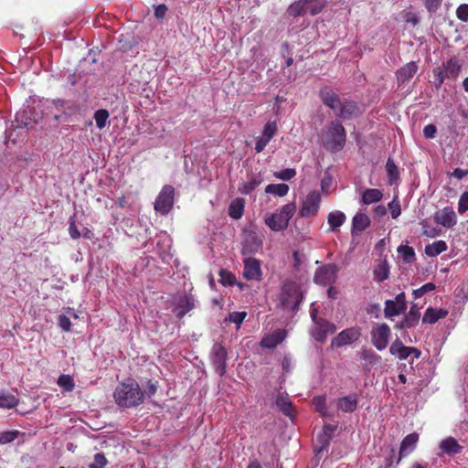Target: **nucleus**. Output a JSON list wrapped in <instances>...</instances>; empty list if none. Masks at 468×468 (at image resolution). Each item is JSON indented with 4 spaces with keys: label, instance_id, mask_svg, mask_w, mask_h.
Returning a JSON list of instances; mask_svg holds the SVG:
<instances>
[{
    "label": "nucleus",
    "instance_id": "f257e3e1",
    "mask_svg": "<svg viewBox=\"0 0 468 468\" xmlns=\"http://www.w3.org/2000/svg\"><path fill=\"white\" fill-rule=\"evenodd\" d=\"M319 96L323 103L342 120H350L360 114L359 107L356 101L340 97L327 87L320 90Z\"/></svg>",
    "mask_w": 468,
    "mask_h": 468
},
{
    "label": "nucleus",
    "instance_id": "f03ea898",
    "mask_svg": "<svg viewBox=\"0 0 468 468\" xmlns=\"http://www.w3.org/2000/svg\"><path fill=\"white\" fill-rule=\"evenodd\" d=\"M115 403L121 408H133L144 401V393L133 378L121 382L113 392Z\"/></svg>",
    "mask_w": 468,
    "mask_h": 468
},
{
    "label": "nucleus",
    "instance_id": "7ed1b4c3",
    "mask_svg": "<svg viewBox=\"0 0 468 468\" xmlns=\"http://www.w3.org/2000/svg\"><path fill=\"white\" fill-rule=\"evenodd\" d=\"M321 144L327 150L336 153L341 151L346 141V133L339 120H334L319 133Z\"/></svg>",
    "mask_w": 468,
    "mask_h": 468
},
{
    "label": "nucleus",
    "instance_id": "20e7f679",
    "mask_svg": "<svg viewBox=\"0 0 468 468\" xmlns=\"http://www.w3.org/2000/svg\"><path fill=\"white\" fill-rule=\"evenodd\" d=\"M296 211V203L291 202L282 206L279 211L267 214L264 218L265 224L272 231H282L287 229L290 219Z\"/></svg>",
    "mask_w": 468,
    "mask_h": 468
},
{
    "label": "nucleus",
    "instance_id": "39448f33",
    "mask_svg": "<svg viewBox=\"0 0 468 468\" xmlns=\"http://www.w3.org/2000/svg\"><path fill=\"white\" fill-rule=\"evenodd\" d=\"M303 299L298 284L292 282H285L282 288L280 304L284 310L295 312Z\"/></svg>",
    "mask_w": 468,
    "mask_h": 468
},
{
    "label": "nucleus",
    "instance_id": "423d86ee",
    "mask_svg": "<svg viewBox=\"0 0 468 468\" xmlns=\"http://www.w3.org/2000/svg\"><path fill=\"white\" fill-rule=\"evenodd\" d=\"M175 188L172 186H164L154 201V210L156 213L165 216L167 215L174 206Z\"/></svg>",
    "mask_w": 468,
    "mask_h": 468
},
{
    "label": "nucleus",
    "instance_id": "0eeeda50",
    "mask_svg": "<svg viewBox=\"0 0 468 468\" xmlns=\"http://www.w3.org/2000/svg\"><path fill=\"white\" fill-rule=\"evenodd\" d=\"M321 205V194L310 192L303 200L299 214L302 218H312L317 214Z\"/></svg>",
    "mask_w": 468,
    "mask_h": 468
},
{
    "label": "nucleus",
    "instance_id": "6e6552de",
    "mask_svg": "<svg viewBox=\"0 0 468 468\" xmlns=\"http://www.w3.org/2000/svg\"><path fill=\"white\" fill-rule=\"evenodd\" d=\"M390 333L389 326L384 323L373 327L371 331V341L378 351H382L388 346Z\"/></svg>",
    "mask_w": 468,
    "mask_h": 468
},
{
    "label": "nucleus",
    "instance_id": "1a4fd4ad",
    "mask_svg": "<svg viewBox=\"0 0 468 468\" xmlns=\"http://www.w3.org/2000/svg\"><path fill=\"white\" fill-rule=\"evenodd\" d=\"M337 272L338 267L335 264L322 266L316 270L314 276V282L323 286H331L336 280Z\"/></svg>",
    "mask_w": 468,
    "mask_h": 468
},
{
    "label": "nucleus",
    "instance_id": "9d476101",
    "mask_svg": "<svg viewBox=\"0 0 468 468\" xmlns=\"http://www.w3.org/2000/svg\"><path fill=\"white\" fill-rule=\"evenodd\" d=\"M210 360L216 373L223 376L226 373L227 351L220 344L216 343L212 346Z\"/></svg>",
    "mask_w": 468,
    "mask_h": 468
},
{
    "label": "nucleus",
    "instance_id": "9b49d317",
    "mask_svg": "<svg viewBox=\"0 0 468 468\" xmlns=\"http://www.w3.org/2000/svg\"><path fill=\"white\" fill-rule=\"evenodd\" d=\"M389 353L399 360H406L409 356L414 358L420 356V351L413 346H406L399 339H396L389 347Z\"/></svg>",
    "mask_w": 468,
    "mask_h": 468
},
{
    "label": "nucleus",
    "instance_id": "f8f14e48",
    "mask_svg": "<svg viewBox=\"0 0 468 468\" xmlns=\"http://www.w3.org/2000/svg\"><path fill=\"white\" fill-rule=\"evenodd\" d=\"M361 335L359 328L350 327L340 332L333 340L332 346L341 347L356 341Z\"/></svg>",
    "mask_w": 468,
    "mask_h": 468
},
{
    "label": "nucleus",
    "instance_id": "ddd939ff",
    "mask_svg": "<svg viewBox=\"0 0 468 468\" xmlns=\"http://www.w3.org/2000/svg\"><path fill=\"white\" fill-rule=\"evenodd\" d=\"M336 326L328 321L321 320L311 328V335L317 342H324L329 335L335 332Z\"/></svg>",
    "mask_w": 468,
    "mask_h": 468
},
{
    "label": "nucleus",
    "instance_id": "4468645a",
    "mask_svg": "<svg viewBox=\"0 0 468 468\" xmlns=\"http://www.w3.org/2000/svg\"><path fill=\"white\" fill-rule=\"evenodd\" d=\"M436 223L444 228L451 229L457 222V216L452 207H445L434 214Z\"/></svg>",
    "mask_w": 468,
    "mask_h": 468
},
{
    "label": "nucleus",
    "instance_id": "2eb2a0df",
    "mask_svg": "<svg viewBox=\"0 0 468 468\" xmlns=\"http://www.w3.org/2000/svg\"><path fill=\"white\" fill-rule=\"evenodd\" d=\"M243 276L249 281H259L261 278V262L255 258L244 260Z\"/></svg>",
    "mask_w": 468,
    "mask_h": 468
},
{
    "label": "nucleus",
    "instance_id": "dca6fc26",
    "mask_svg": "<svg viewBox=\"0 0 468 468\" xmlns=\"http://www.w3.org/2000/svg\"><path fill=\"white\" fill-rule=\"evenodd\" d=\"M286 331L284 329H277L264 335L261 341L263 348L272 349L281 344L286 338Z\"/></svg>",
    "mask_w": 468,
    "mask_h": 468
},
{
    "label": "nucleus",
    "instance_id": "f3484780",
    "mask_svg": "<svg viewBox=\"0 0 468 468\" xmlns=\"http://www.w3.org/2000/svg\"><path fill=\"white\" fill-rule=\"evenodd\" d=\"M358 355L359 359L362 362L363 368L367 371L371 370L381 361L380 356L371 349H362Z\"/></svg>",
    "mask_w": 468,
    "mask_h": 468
},
{
    "label": "nucleus",
    "instance_id": "a211bd4d",
    "mask_svg": "<svg viewBox=\"0 0 468 468\" xmlns=\"http://www.w3.org/2000/svg\"><path fill=\"white\" fill-rule=\"evenodd\" d=\"M336 407L338 410L345 413L354 412L358 404V397L356 394H349L347 396L339 398L335 401Z\"/></svg>",
    "mask_w": 468,
    "mask_h": 468
},
{
    "label": "nucleus",
    "instance_id": "6ab92c4d",
    "mask_svg": "<svg viewBox=\"0 0 468 468\" xmlns=\"http://www.w3.org/2000/svg\"><path fill=\"white\" fill-rule=\"evenodd\" d=\"M263 181V177L261 174H253L245 182H242L239 186V192L243 195H249L255 190Z\"/></svg>",
    "mask_w": 468,
    "mask_h": 468
},
{
    "label": "nucleus",
    "instance_id": "aec40b11",
    "mask_svg": "<svg viewBox=\"0 0 468 468\" xmlns=\"http://www.w3.org/2000/svg\"><path fill=\"white\" fill-rule=\"evenodd\" d=\"M383 192L378 188H367L362 192L359 203L363 206L376 204L383 198Z\"/></svg>",
    "mask_w": 468,
    "mask_h": 468
},
{
    "label": "nucleus",
    "instance_id": "412c9836",
    "mask_svg": "<svg viewBox=\"0 0 468 468\" xmlns=\"http://www.w3.org/2000/svg\"><path fill=\"white\" fill-rule=\"evenodd\" d=\"M419 440V435L416 432L410 433L407 435L400 443L399 448V461H400L401 458L407 456L409 453H410L417 445Z\"/></svg>",
    "mask_w": 468,
    "mask_h": 468
},
{
    "label": "nucleus",
    "instance_id": "4be33fe9",
    "mask_svg": "<svg viewBox=\"0 0 468 468\" xmlns=\"http://www.w3.org/2000/svg\"><path fill=\"white\" fill-rule=\"evenodd\" d=\"M418 65L414 61H410L401 67L396 73L399 83L403 84L409 81L417 72Z\"/></svg>",
    "mask_w": 468,
    "mask_h": 468
},
{
    "label": "nucleus",
    "instance_id": "5701e85b",
    "mask_svg": "<svg viewBox=\"0 0 468 468\" xmlns=\"http://www.w3.org/2000/svg\"><path fill=\"white\" fill-rule=\"evenodd\" d=\"M447 315L448 311L446 309L429 307L424 313L422 323L433 324L440 319L445 318Z\"/></svg>",
    "mask_w": 468,
    "mask_h": 468
},
{
    "label": "nucleus",
    "instance_id": "b1692460",
    "mask_svg": "<svg viewBox=\"0 0 468 468\" xmlns=\"http://www.w3.org/2000/svg\"><path fill=\"white\" fill-rule=\"evenodd\" d=\"M346 216L340 210H334L327 215V222L329 224L328 231L337 232L340 227L346 222Z\"/></svg>",
    "mask_w": 468,
    "mask_h": 468
},
{
    "label": "nucleus",
    "instance_id": "393cba45",
    "mask_svg": "<svg viewBox=\"0 0 468 468\" xmlns=\"http://www.w3.org/2000/svg\"><path fill=\"white\" fill-rule=\"evenodd\" d=\"M420 317V308L413 304L409 313L404 316L399 324V328H411L418 324Z\"/></svg>",
    "mask_w": 468,
    "mask_h": 468
},
{
    "label": "nucleus",
    "instance_id": "a878e982",
    "mask_svg": "<svg viewBox=\"0 0 468 468\" xmlns=\"http://www.w3.org/2000/svg\"><path fill=\"white\" fill-rule=\"evenodd\" d=\"M194 307V300L190 296H184L179 298L176 303L174 312L178 318H182L186 314H187Z\"/></svg>",
    "mask_w": 468,
    "mask_h": 468
},
{
    "label": "nucleus",
    "instance_id": "bb28decb",
    "mask_svg": "<svg viewBox=\"0 0 468 468\" xmlns=\"http://www.w3.org/2000/svg\"><path fill=\"white\" fill-rule=\"evenodd\" d=\"M275 404L283 412V414L290 418L292 417L293 406L285 392H278L275 399Z\"/></svg>",
    "mask_w": 468,
    "mask_h": 468
},
{
    "label": "nucleus",
    "instance_id": "cd10ccee",
    "mask_svg": "<svg viewBox=\"0 0 468 468\" xmlns=\"http://www.w3.org/2000/svg\"><path fill=\"white\" fill-rule=\"evenodd\" d=\"M370 225V218L367 215L357 212L352 219V233L361 232Z\"/></svg>",
    "mask_w": 468,
    "mask_h": 468
},
{
    "label": "nucleus",
    "instance_id": "c85d7f7f",
    "mask_svg": "<svg viewBox=\"0 0 468 468\" xmlns=\"http://www.w3.org/2000/svg\"><path fill=\"white\" fill-rule=\"evenodd\" d=\"M245 207V200L241 197H237L231 201L229 207V215L234 219H239L243 216Z\"/></svg>",
    "mask_w": 468,
    "mask_h": 468
},
{
    "label": "nucleus",
    "instance_id": "c756f323",
    "mask_svg": "<svg viewBox=\"0 0 468 468\" xmlns=\"http://www.w3.org/2000/svg\"><path fill=\"white\" fill-rule=\"evenodd\" d=\"M440 449L449 455H454L461 452L462 447L454 438L448 437L441 441Z\"/></svg>",
    "mask_w": 468,
    "mask_h": 468
},
{
    "label": "nucleus",
    "instance_id": "7c9ffc66",
    "mask_svg": "<svg viewBox=\"0 0 468 468\" xmlns=\"http://www.w3.org/2000/svg\"><path fill=\"white\" fill-rule=\"evenodd\" d=\"M386 171L388 174V181L389 186L397 185L399 179V173L394 160L389 157L386 163Z\"/></svg>",
    "mask_w": 468,
    "mask_h": 468
},
{
    "label": "nucleus",
    "instance_id": "2f4dec72",
    "mask_svg": "<svg viewBox=\"0 0 468 468\" xmlns=\"http://www.w3.org/2000/svg\"><path fill=\"white\" fill-rule=\"evenodd\" d=\"M441 69L445 72L446 75H448L450 78H456L460 72L461 65L459 61L452 58L446 62H444Z\"/></svg>",
    "mask_w": 468,
    "mask_h": 468
},
{
    "label": "nucleus",
    "instance_id": "473e14b6",
    "mask_svg": "<svg viewBox=\"0 0 468 468\" xmlns=\"http://www.w3.org/2000/svg\"><path fill=\"white\" fill-rule=\"evenodd\" d=\"M447 250V244L444 240H437L425 247V253L429 257H436Z\"/></svg>",
    "mask_w": 468,
    "mask_h": 468
},
{
    "label": "nucleus",
    "instance_id": "72a5a7b5",
    "mask_svg": "<svg viewBox=\"0 0 468 468\" xmlns=\"http://www.w3.org/2000/svg\"><path fill=\"white\" fill-rule=\"evenodd\" d=\"M404 311L405 309L393 300H387L385 302L384 313L387 318H391L393 316L399 315Z\"/></svg>",
    "mask_w": 468,
    "mask_h": 468
},
{
    "label": "nucleus",
    "instance_id": "f704fd0d",
    "mask_svg": "<svg viewBox=\"0 0 468 468\" xmlns=\"http://www.w3.org/2000/svg\"><path fill=\"white\" fill-rule=\"evenodd\" d=\"M305 2L306 0H298L291 4L286 10L288 16L297 17L305 15Z\"/></svg>",
    "mask_w": 468,
    "mask_h": 468
},
{
    "label": "nucleus",
    "instance_id": "c9c22d12",
    "mask_svg": "<svg viewBox=\"0 0 468 468\" xmlns=\"http://www.w3.org/2000/svg\"><path fill=\"white\" fill-rule=\"evenodd\" d=\"M324 0H306L305 2V14L315 16L319 14L324 7Z\"/></svg>",
    "mask_w": 468,
    "mask_h": 468
},
{
    "label": "nucleus",
    "instance_id": "e433bc0d",
    "mask_svg": "<svg viewBox=\"0 0 468 468\" xmlns=\"http://www.w3.org/2000/svg\"><path fill=\"white\" fill-rule=\"evenodd\" d=\"M397 250L406 263H411L416 260L414 249L408 245H399Z\"/></svg>",
    "mask_w": 468,
    "mask_h": 468
},
{
    "label": "nucleus",
    "instance_id": "4c0bfd02",
    "mask_svg": "<svg viewBox=\"0 0 468 468\" xmlns=\"http://www.w3.org/2000/svg\"><path fill=\"white\" fill-rule=\"evenodd\" d=\"M18 403V399L11 393L1 392L0 393V408L2 409H13Z\"/></svg>",
    "mask_w": 468,
    "mask_h": 468
},
{
    "label": "nucleus",
    "instance_id": "58836bf2",
    "mask_svg": "<svg viewBox=\"0 0 468 468\" xmlns=\"http://www.w3.org/2000/svg\"><path fill=\"white\" fill-rule=\"evenodd\" d=\"M289 192V186L286 184H270L265 187V193L273 194L277 197H284Z\"/></svg>",
    "mask_w": 468,
    "mask_h": 468
},
{
    "label": "nucleus",
    "instance_id": "ea45409f",
    "mask_svg": "<svg viewBox=\"0 0 468 468\" xmlns=\"http://www.w3.org/2000/svg\"><path fill=\"white\" fill-rule=\"evenodd\" d=\"M57 384L61 388L63 392H70L75 388L73 378L69 375H60L58 378Z\"/></svg>",
    "mask_w": 468,
    "mask_h": 468
},
{
    "label": "nucleus",
    "instance_id": "a19ab883",
    "mask_svg": "<svg viewBox=\"0 0 468 468\" xmlns=\"http://www.w3.org/2000/svg\"><path fill=\"white\" fill-rule=\"evenodd\" d=\"M313 405L315 410L324 417H329L330 412L326 407V399L324 396H316L313 399Z\"/></svg>",
    "mask_w": 468,
    "mask_h": 468
},
{
    "label": "nucleus",
    "instance_id": "79ce46f5",
    "mask_svg": "<svg viewBox=\"0 0 468 468\" xmlns=\"http://www.w3.org/2000/svg\"><path fill=\"white\" fill-rule=\"evenodd\" d=\"M109 116L110 114L107 110L101 109L95 112L94 120L96 122V126L100 130L103 129L107 125Z\"/></svg>",
    "mask_w": 468,
    "mask_h": 468
},
{
    "label": "nucleus",
    "instance_id": "37998d69",
    "mask_svg": "<svg viewBox=\"0 0 468 468\" xmlns=\"http://www.w3.org/2000/svg\"><path fill=\"white\" fill-rule=\"evenodd\" d=\"M336 427L331 424H325L323 428V432L319 436V440L323 444V447L328 444L330 439L332 438Z\"/></svg>",
    "mask_w": 468,
    "mask_h": 468
},
{
    "label": "nucleus",
    "instance_id": "c03bdc74",
    "mask_svg": "<svg viewBox=\"0 0 468 468\" xmlns=\"http://www.w3.org/2000/svg\"><path fill=\"white\" fill-rule=\"evenodd\" d=\"M20 432L16 430L5 431L0 432V445H5L14 441L18 438Z\"/></svg>",
    "mask_w": 468,
    "mask_h": 468
},
{
    "label": "nucleus",
    "instance_id": "a18cd8bd",
    "mask_svg": "<svg viewBox=\"0 0 468 468\" xmlns=\"http://www.w3.org/2000/svg\"><path fill=\"white\" fill-rule=\"evenodd\" d=\"M278 130L277 123L275 121L268 122L262 130L261 136L265 137L266 140H271V138L276 134Z\"/></svg>",
    "mask_w": 468,
    "mask_h": 468
},
{
    "label": "nucleus",
    "instance_id": "49530a36",
    "mask_svg": "<svg viewBox=\"0 0 468 468\" xmlns=\"http://www.w3.org/2000/svg\"><path fill=\"white\" fill-rule=\"evenodd\" d=\"M434 81L433 85L436 89H440L443 84L445 79L450 78L445 72L441 69V67L435 68L432 70Z\"/></svg>",
    "mask_w": 468,
    "mask_h": 468
},
{
    "label": "nucleus",
    "instance_id": "de8ad7c7",
    "mask_svg": "<svg viewBox=\"0 0 468 468\" xmlns=\"http://www.w3.org/2000/svg\"><path fill=\"white\" fill-rule=\"evenodd\" d=\"M16 122L17 129H22L24 127H27L31 123V119L27 116V113L26 111H21L16 112Z\"/></svg>",
    "mask_w": 468,
    "mask_h": 468
},
{
    "label": "nucleus",
    "instance_id": "09e8293b",
    "mask_svg": "<svg viewBox=\"0 0 468 468\" xmlns=\"http://www.w3.org/2000/svg\"><path fill=\"white\" fill-rule=\"evenodd\" d=\"M296 175V171L293 168H285L281 171L275 172L274 176L277 179L282 180V181H289L292 178H293Z\"/></svg>",
    "mask_w": 468,
    "mask_h": 468
},
{
    "label": "nucleus",
    "instance_id": "8fccbe9b",
    "mask_svg": "<svg viewBox=\"0 0 468 468\" xmlns=\"http://www.w3.org/2000/svg\"><path fill=\"white\" fill-rule=\"evenodd\" d=\"M388 208L390 212L392 218H397L401 214L400 204L398 201V197H394L392 201L388 204Z\"/></svg>",
    "mask_w": 468,
    "mask_h": 468
},
{
    "label": "nucleus",
    "instance_id": "3c124183",
    "mask_svg": "<svg viewBox=\"0 0 468 468\" xmlns=\"http://www.w3.org/2000/svg\"><path fill=\"white\" fill-rule=\"evenodd\" d=\"M107 464V459L103 453H96L93 461L89 464V468H104Z\"/></svg>",
    "mask_w": 468,
    "mask_h": 468
},
{
    "label": "nucleus",
    "instance_id": "603ef678",
    "mask_svg": "<svg viewBox=\"0 0 468 468\" xmlns=\"http://www.w3.org/2000/svg\"><path fill=\"white\" fill-rule=\"evenodd\" d=\"M247 316V313L242 311V312H233V313H230L229 314V321L237 325V327L239 328L240 326V324H242V322L244 321V319L246 318Z\"/></svg>",
    "mask_w": 468,
    "mask_h": 468
},
{
    "label": "nucleus",
    "instance_id": "864d4df0",
    "mask_svg": "<svg viewBox=\"0 0 468 468\" xmlns=\"http://www.w3.org/2000/svg\"><path fill=\"white\" fill-rule=\"evenodd\" d=\"M246 248L248 247V243L250 242V248L248 249L250 251H255L259 250L261 246V239L255 234H250L246 239Z\"/></svg>",
    "mask_w": 468,
    "mask_h": 468
},
{
    "label": "nucleus",
    "instance_id": "5fc2aeb1",
    "mask_svg": "<svg viewBox=\"0 0 468 468\" xmlns=\"http://www.w3.org/2000/svg\"><path fill=\"white\" fill-rule=\"evenodd\" d=\"M422 2L427 11L433 14L441 7L442 0H422Z\"/></svg>",
    "mask_w": 468,
    "mask_h": 468
},
{
    "label": "nucleus",
    "instance_id": "6e6d98bb",
    "mask_svg": "<svg viewBox=\"0 0 468 468\" xmlns=\"http://www.w3.org/2000/svg\"><path fill=\"white\" fill-rule=\"evenodd\" d=\"M435 284L432 282H427L419 289H416L413 291V295L415 298H420L423 296L426 292H431L435 290Z\"/></svg>",
    "mask_w": 468,
    "mask_h": 468
},
{
    "label": "nucleus",
    "instance_id": "4d7b16f0",
    "mask_svg": "<svg viewBox=\"0 0 468 468\" xmlns=\"http://www.w3.org/2000/svg\"><path fill=\"white\" fill-rule=\"evenodd\" d=\"M58 326L64 332L70 331L71 322L70 318L65 314H60L58 318Z\"/></svg>",
    "mask_w": 468,
    "mask_h": 468
},
{
    "label": "nucleus",
    "instance_id": "13d9d810",
    "mask_svg": "<svg viewBox=\"0 0 468 468\" xmlns=\"http://www.w3.org/2000/svg\"><path fill=\"white\" fill-rule=\"evenodd\" d=\"M375 280L378 282H381L388 279V269L386 266H380L378 270L374 271Z\"/></svg>",
    "mask_w": 468,
    "mask_h": 468
},
{
    "label": "nucleus",
    "instance_id": "bf43d9fd",
    "mask_svg": "<svg viewBox=\"0 0 468 468\" xmlns=\"http://www.w3.org/2000/svg\"><path fill=\"white\" fill-rule=\"evenodd\" d=\"M468 210V192H463L458 201V211L463 214Z\"/></svg>",
    "mask_w": 468,
    "mask_h": 468
},
{
    "label": "nucleus",
    "instance_id": "052dcab7",
    "mask_svg": "<svg viewBox=\"0 0 468 468\" xmlns=\"http://www.w3.org/2000/svg\"><path fill=\"white\" fill-rule=\"evenodd\" d=\"M456 16L461 21L468 22V5H460L456 10Z\"/></svg>",
    "mask_w": 468,
    "mask_h": 468
},
{
    "label": "nucleus",
    "instance_id": "680f3d73",
    "mask_svg": "<svg viewBox=\"0 0 468 468\" xmlns=\"http://www.w3.org/2000/svg\"><path fill=\"white\" fill-rule=\"evenodd\" d=\"M161 244L164 247V251H165L166 249H170L171 239L166 233H162L158 236L157 246H160Z\"/></svg>",
    "mask_w": 468,
    "mask_h": 468
},
{
    "label": "nucleus",
    "instance_id": "e2e57ef3",
    "mask_svg": "<svg viewBox=\"0 0 468 468\" xmlns=\"http://www.w3.org/2000/svg\"><path fill=\"white\" fill-rule=\"evenodd\" d=\"M69 233L72 239H77L80 237V233L75 224L73 217L69 218Z\"/></svg>",
    "mask_w": 468,
    "mask_h": 468
},
{
    "label": "nucleus",
    "instance_id": "0e129e2a",
    "mask_svg": "<svg viewBox=\"0 0 468 468\" xmlns=\"http://www.w3.org/2000/svg\"><path fill=\"white\" fill-rule=\"evenodd\" d=\"M437 128L434 124H427L423 128V136L426 139H433L436 135Z\"/></svg>",
    "mask_w": 468,
    "mask_h": 468
},
{
    "label": "nucleus",
    "instance_id": "69168bd1",
    "mask_svg": "<svg viewBox=\"0 0 468 468\" xmlns=\"http://www.w3.org/2000/svg\"><path fill=\"white\" fill-rule=\"evenodd\" d=\"M270 140H266L263 136H259L256 139L255 151L257 153H261L266 145L269 144Z\"/></svg>",
    "mask_w": 468,
    "mask_h": 468
},
{
    "label": "nucleus",
    "instance_id": "338daca9",
    "mask_svg": "<svg viewBox=\"0 0 468 468\" xmlns=\"http://www.w3.org/2000/svg\"><path fill=\"white\" fill-rule=\"evenodd\" d=\"M468 176V169H461V168H455L452 173L449 174V176L455 177L457 179H463Z\"/></svg>",
    "mask_w": 468,
    "mask_h": 468
},
{
    "label": "nucleus",
    "instance_id": "774afa93",
    "mask_svg": "<svg viewBox=\"0 0 468 468\" xmlns=\"http://www.w3.org/2000/svg\"><path fill=\"white\" fill-rule=\"evenodd\" d=\"M292 359L289 356H284L282 361V367L284 372L289 373L292 369Z\"/></svg>",
    "mask_w": 468,
    "mask_h": 468
}]
</instances>
